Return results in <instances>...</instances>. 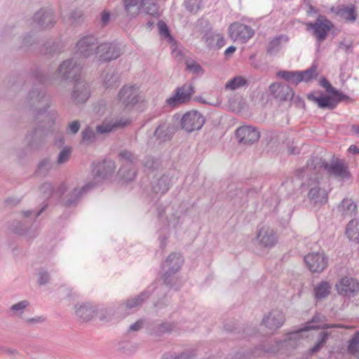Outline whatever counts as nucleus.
Listing matches in <instances>:
<instances>
[{
  "label": "nucleus",
  "mask_w": 359,
  "mask_h": 359,
  "mask_svg": "<svg viewBox=\"0 0 359 359\" xmlns=\"http://www.w3.org/2000/svg\"><path fill=\"white\" fill-rule=\"evenodd\" d=\"M120 174L127 181H132L136 176V170L130 169L128 172L126 171V167H122L119 170Z\"/></svg>",
  "instance_id": "obj_59"
},
{
  "label": "nucleus",
  "mask_w": 359,
  "mask_h": 359,
  "mask_svg": "<svg viewBox=\"0 0 359 359\" xmlns=\"http://www.w3.org/2000/svg\"><path fill=\"white\" fill-rule=\"evenodd\" d=\"M319 161L318 166V173H320V170L323 168L325 170L327 171L330 175H333L337 177H340L342 179H346L349 177V172L347 170V168L345 165L339 161H337L332 163H327L321 161L320 158H317Z\"/></svg>",
  "instance_id": "obj_22"
},
{
  "label": "nucleus",
  "mask_w": 359,
  "mask_h": 359,
  "mask_svg": "<svg viewBox=\"0 0 359 359\" xmlns=\"http://www.w3.org/2000/svg\"><path fill=\"white\" fill-rule=\"evenodd\" d=\"M170 187V178L168 175H163L152 182V189L157 194H164Z\"/></svg>",
  "instance_id": "obj_32"
},
{
  "label": "nucleus",
  "mask_w": 359,
  "mask_h": 359,
  "mask_svg": "<svg viewBox=\"0 0 359 359\" xmlns=\"http://www.w3.org/2000/svg\"><path fill=\"white\" fill-rule=\"evenodd\" d=\"M81 69V66L75 59H68L63 61L58 67L56 77L64 81L74 79L76 81L79 80L78 77L80 76Z\"/></svg>",
  "instance_id": "obj_11"
},
{
  "label": "nucleus",
  "mask_w": 359,
  "mask_h": 359,
  "mask_svg": "<svg viewBox=\"0 0 359 359\" xmlns=\"http://www.w3.org/2000/svg\"><path fill=\"white\" fill-rule=\"evenodd\" d=\"M330 11L345 21L351 23L355 22L358 16L357 7L352 4L332 7Z\"/></svg>",
  "instance_id": "obj_26"
},
{
  "label": "nucleus",
  "mask_w": 359,
  "mask_h": 359,
  "mask_svg": "<svg viewBox=\"0 0 359 359\" xmlns=\"http://www.w3.org/2000/svg\"><path fill=\"white\" fill-rule=\"evenodd\" d=\"M66 189L65 184H60L56 191H54L53 185L49 182H45L40 187V192L43 198H49L53 194L60 197Z\"/></svg>",
  "instance_id": "obj_31"
},
{
  "label": "nucleus",
  "mask_w": 359,
  "mask_h": 359,
  "mask_svg": "<svg viewBox=\"0 0 359 359\" xmlns=\"http://www.w3.org/2000/svg\"><path fill=\"white\" fill-rule=\"evenodd\" d=\"M159 6L156 0H142L141 11L150 15H157Z\"/></svg>",
  "instance_id": "obj_41"
},
{
  "label": "nucleus",
  "mask_w": 359,
  "mask_h": 359,
  "mask_svg": "<svg viewBox=\"0 0 359 359\" xmlns=\"http://www.w3.org/2000/svg\"><path fill=\"white\" fill-rule=\"evenodd\" d=\"M29 306V302L27 300H22L14 304L10 308V311L12 312L11 315L13 316L21 317Z\"/></svg>",
  "instance_id": "obj_45"
},
{
  "label": "nucleus",
  "mask_w": 359,
  "mask_h": 359,
  "mask_svg": "<svg viewBox=\"0 0 359 359\" xmlns=\"http://www.w3.org/2000/svg\"><path fill=\"white\" fill-rule=\"evenodd\" d=\"M205 123V118L196 111L187 112L182 118L181 128L187 133L200 130Z\"/></svg>",
  "instance_id": "obj_16"
},
{
  "label": "nucleus",
  "mask_w": 359,
  "mask_h": 359,
  "mask_svg": "<svg viewBox=\"0 0 359 359\" xmlns=\"http://www.w3.org/2000/svg\"><path fill=\"white\" fill-rule=\"evenodd\" d=\"M53 168V164L48 158L43 159L38 165V171L45 175Z\"/></svg>",
  "instance_id": "obj_56"
},
{
  "label": "nucleus",
  "mask_w": 359,
  "mask_h": 359,
  "mask_svg": "<svg viewBox=\"0 0 359 359\" xmlns=\"http://www.w3.org/2000/svg\"><path fill=\"white\" fill-rule=\"evenodd\" d=\"M35 43V39L30 34H27L22 39L20 48L29 49Z\"/></svg>",
  "instance_id": "obj_60"
},
{
  "label": "nucleus",
  "mask_w": 359,
  "mask_h": 359,
  "mask_svg": "<svg viewBox=\"0 0 359 359\" xmlns=\"http://www.w3.org/2000/svg\"><path fill=\"white\" fill-rule=\"evenodd\" d=\"M202 0H184V5L187 10L192 13H196L201 6Z\"/></svg>",
  "instance_id": "obj_50"
},
{
  "label": "nucleus",
  "mask_w": 359,
  "mask_h": 359,
  "mask_svg": "<svg viewBox=\"0 0 359 359\" xmlns=\"http://www.w3.org/2000/svg\"><path fill=\"white\" fill-rule=\"evenodd\" d=\"M114 311L111 308L100 307L97 306L95 317L102 322H109L112 320Z\"/></svg>",
  "instance_id": "obj_43"
},
{
  "label": "nucleus",
  "mask_w": 359,
  "mask_h": 359,
  "mask_svg": "<svg viewBox=\"0 0 359 359\" xmlns=\"http://www.w3.org/2000/svg\"><path fill=\"white\" fill-rule=\"evenodd\" d=\"M46 206L47 205H45L38 211L27 210L22 212V219L13 222L11 226V231L19 235L25 234L32 225L36 218L43 212Z\"/></svg>",
  "instance_id": "obj_9"
},
{
  "label": "nucleus",
  "mask_w": 359,
  "mask_h": 359,
  "mask_svg": "<svg viewBox=\"0 0 359 359\" xmlns=\"http://www.w3.org/2000/svg\"><path fill=\"white\" fill-rule=\"evenodd\" d=\"M159 34L164 39H167L168 41H172L173 40L172 36L170 34V31L168 25L165 22L162 20H159L157 24Z\"/></svg>",
  "instance_id": "obj_52"
},
{
  "label": "nucleus",
  "mask_w": 359,
  "mask_h": 359,
  "mask_svg": "<svg viewBox=\"0 0 359 359\" xmlns=\"http://www.w3.org/2000/svg\"><path fill=\"white\" fill-rule=\"evenodd\" d=\"M175 328V325L172 323H163L153 327L151 334L156 337L161 336L165 333L172 332Z\"/></svg>",
  "instance_id": "obj_42"
},
{
  "label": "nucleus",
  "mask_w": 359,
  "mask_h": 359,
  "mask_svg": "<svg viewBox=\"0 0 359 359\" xmlns=\"http://www.w3.org/2000/svg\"><path fill=\"white\" fill-rule=\"evenodd\" d=\"M142 165L145 169L148 170H151L156 169L158 167V161L154 159V157L148 156L144 158L142 161Z\"/></svg>",
  "instance_id": "obj_55"
},
{
  "label": "nucleus",
  "mask_w": 359,
  "mask_h": 359,
  "mask_svg": "<svg viewBox=\"0 0 359 359\" xmlns=\"http://www.w3.org/2000/svg\"><path fill=\"white\" fill-rule=\"evenodd\" d=\"M183 263L184 259L180 254L171 253L163 264V282L169 287L172 286L174 275L180 269Z\"/></svg>",
  "instance_id": "obj_6"
},
{
  "label": "nucleus",
  "mask_w": 359,
  "mask_h": 359,
  "mask_svg": "<svg viewBox=\"0 0 359 359\" xmlns=\"http://www.w3.org/2000/svg\"><path fill=\"white\" fill-rule=\"evenodd\" d=\"M288 41V36L285 34H280L275 36L269 43L267 53L269 54H273L278 52L280 49L281 43H287Z\"/></svg>",
  "instance_id": "obj_36"
},
{
  "label": "nucleus",
  "mask_w": 359,
  "mask_h": 359,
  "mask_svg": "<svg viewBox=\"0 0 359 359\" xmlns=\"http://www.w3.org/2000/svg\"><path fill=\"white\" fill-rule=\"evenodd\" d=\"M347 350L353 355L359 352V332H356L349 340Z\"/></svg>",
  "instance_id": "obj_48"
},
{
  "label": "nucleus",
  "mask_w": 359,
  "mask_h": 359,
  "mask_svg": "<svg viewBox=\"0 0 359 359\" xmlns=\"http://www.w3.org/2000/svg\"><path fill=\"white\" fill-rule=\"evenodd\" d=\"M150 292L144 290L136 297L128 299L126 302L120 304L117 308V313L119 317L124 318L130 313V310L135 309L149 298Z\"/></svg>",
  "instance_id": "obj_18"
},
{
  "label": "nucleus",
  "mask_w": 359,
  "mask_h": 359,
  "mask_svg": "<svg viewBox=\"0 0 359 359\" xmlns=\"http://www.w3.org/2000/svg\"><path fill=\"white\" fill-rule=\"evenodd\" d=\"M269 91L273 97L279 101H286L294 96L292 89L285 84L273 83L270 85Z\"/></svg>",
  "instance_id": "obj_28"
},
{
  "label": "nucleus",
  "mask_w": 359,
  "mask_h": 359,
  "mask_svg": "<svg viewBox=\"0 0 359 359\" xmlns=\"http://www.w3.org/2000/svg\"><path fill=\"white\" fill-rule=\"evenodd\" d=\"M331 94L334 96L333 98L337 101V104L341 101H350L351 100L348 95L343 94L335 88Z\"/></svg>",
  "instance_id": "obj_61"
},
{
  "label": "nucleus",
  "mask_w": 359,
  "mask_h": 359,
  "mask_svg": "<svg viewBox=\"0 0 359 359\" xmlns=\"http://www.w3.org/2000/svg\"><path fill=\"white\" fill-rule=\"evenodd\" d=\"M122 3L128 19H134L140 13L142 0H122Z\"/></svg>",
  "instance_id": "obj_30"
},
{
  "label": "nucleus",
  "mask_w": 359,
  "mask_h": 359,
  "mask_svg": "<svg viewBox=\"0 0 359 359\" xmlns=\"http://www.w3.org/2000/svg\"><path fill=\"white\" fill-rule=\"evenodd\" d=\"M115 170V163L111 160H104L97 163L92 170L93 175V182H88L81 188H74V190L68 194L65 202V205L69 207L76 204L78 201L88 190L93 188L100 181L111 176Z\"/></svg>",
  "instance_id": "obj_3"
},
{
  "label": "nucleus",
  "mask_w": 359,
  "mask_h": 359,
  "mask_svg": "<svg viewBox=\"0 0 359 359\" xmlns=\"http://www.w3.org/2000/svg\"><path fill=\"white\" fill-rule=\"evenodd\" d=\"M32 22L39 29H50L56 22L54 11L50 8H41L33 15Z\"/></svg>",
  "instance_id": "obj_17"
},
{
  "label": "nucleus",
  "mask_w": 359,
  "mask_h": 359,
  "mask_svg": "<svg viewBox=\"0 0 359 359\" xmlns=\"http://www.w3.org/2000/svg\"><path fill=\"white\" fill-rule=\"evenodd\" d=\"M342 327L339 324H325L323 326L312 327V326H304L297 331H294L288 333L285 338L280 341L283 343V351H289L295 349L298 344L300 339L302 338L301 333L304 331H308L310 330L316 329H328V328H336Z\"/></svg>",
  "instance_id": "obj_8"
},
{
  "label": "nucleus",
  "mask_w": 359,
  "mask_h": 359,
  "mask_svg": "<svg viewBox=\"0 0 359 359\" xmlns=\"http://www.w3.org/2000/svg\"><path fill=\"white\" fill-rule=\"evenodd\" d=\"M28 99L32 105L38 107L36 114L37 126L28 132L25 140L31 148H36L47 132L53 126L57 114L55 111H47L50 107V100L42 90L33 88L29 93Z\"/></svg>",
  "instance_id": "obj_1"
},
{
  "label": "nucleus",
  "mask_w": 359,
  "mask_h": 359,
  "mask_svg": "<svg viewBox=\"0 0 359 359\" xmlns=\"http://www.w3.org/2000/svg\"><path fill=\"white\" fill-rule=\"evenodd\" d=\"M331 284L327 281H321L314 288L315 297L322 299L327 297L331 292Z\"/></svg>",
  "instance_id": "obj_37"
},
{
  "label": "nucleus",
  "mask_w": 359,
  "mask_h": 359,
  "mask_svg": "<svg viewBox=\"0 0 359 359\" xmlns=\"http://www.w3.org/2000/svg\"><path fill=\"white\" fill-rule=\"evenodd\" d=\"M75 314L81 322H88L95 317L97 305L91 303L76 304L74 306Z\"/></svg>",
  "instance_id": "obj_27"
},
{
  "label": "nucleus",
  "mask_w": 359,
  "mask_h": 359,
  "mask_svg": "<svg viewBox=\"0 0 359 359\" xmlns=\"http://www.w3.org/2000/svg\"><path fill=\"white\" fill-rule=\"evenodd\" d=\"M229 36L234 41L245 43L254 35L253 29L244 24L232 23L229 27Z\"/></svg>",
  "instance_id": "obj_20"
},
{
  "label": "nucleus",
  "mask_w": 359,
  "mask_h": 359,
  "mask_svg": "<svg viewBox=\"0 0 359 359\" xmlns=\"http://www.w3.org/2000/svg\"><path fill=\"white\" fill-rule=\"evenodd\" d=\"M154 136L161 142H165L171 139V128L166 122L162 121L154 131Z\"/></svg>",
  "instance_id": "obj_33"
},
{
  "label": "nucleus",
  "mask_w": 359,
  "mask_h": 359,
  "mask_svg": "<svg viewBox=\"0 0 359 359\" xmlns=\"http://www.w3.org/2000/svg\"><path fill=\"white\" fill-rule=\"evenodd\" d=\"M121 50L118 44L114 42H104L98 44L96 57L101 62H109L118 58Z\"/></svg>",
  "instance_id": "obj_15"
},
{
  "label": "nucleus",
  "mask_w": 359,
  "mask_h": 359,
  "mask_svg": "<svg viewBox=\"0 0 359 359\" xmlns=\"http://www.w3.org/2000/svg\"><path fill=\"white\" fill-rule=\"evenodd\" d=\"M194 87L190 83H186L175 89L172 96L168 97L165 103L170 107H175L190 101L194 94Z\"/></svg>",
  "instance_id": "obj_13"
},
{
  "label": "nucleus",
  "mask_w": 359,
  "mask_h": 359,
  "mask_svg": "<svg viewBox=\"0 0 359 359\" xmlns=\"http://www.w3.org/2000/svg\"><path fill=\"white\" fill-rule=\"evenodd\" d=\"M283 351V343L280 340H276L255 348L245 358H259L262 357L264 353L275 354Z\"/></svg>",
  "instance_id": "obj_25"
},
{
  "label": "nucleus",
  "mask_w": 359,
  "mask_h": 359,
  "mask_svg": "<svg viewBox=\"0 0 359 359\" xmlns=\"http://www.w3.org/2000/svg\"><path fill=\"white\" fill-rule=\"evenodd\" d=\"M256 241L262 248H272L278 241L277 231L268 225H259L257 229Z\"/></svg>",
  "instance_id": "obj_10"
},
{
  "label": "nucleus",
  "mask_w": 359,
  "mask_h": 359,
  "mask_svg": "<svg viewBox=\"0 0 359 359\" xmlns=\"http://www.w3.org/2000/svg\"><path fill=\"white\" fill-rule=\"evenodd\" d=\"M333 26V23L323 15H319L314 22L306 24L307 30L311 32L319 45L326 39Z\"/></svg>",
  "instance_id": "obj_7"
},
{
  "label": "nucleus",
  "mask_w": 359,
  "mask_h": 359,
  "mask_svg": "<svg viewBox=\"0 0 359 359\" xmlns=\"http://www.w3.org/2000/svg\"><path fill=\"white\" fill-rule=\"evenodd\" d=\"M228 196L235 205L241 206L246 201V194L241 189L230 190Z\"/></svg>",
  "instance_id": "obj_39"
},
{
  "label": "nucleus",
  "mask_w": 359,
  "mask_h": 359,
  "mask_svg": "<svg viewBox=\"0 0 359 359\" xmlns=\"http://www.w3.org/2000/svg\"><path fill=\"white\" fill-rule=\"evenodd\" d=\"M277 76L295 86L302 81V78L300 77L299 72L298 71H279L277 73Z\"/></svg>",
  "instance_id": "obj_38"
},
{
  "label": "nucleus",
  "mask_w": 359,
  "mask_h": 359,
  "mask_svg": "<svg viewBox=\"0 0 359 359\" xmlns=\"http://www.w3.org/2000/svg\"><path fill=\"white\" fill-rule=\"evenodd\" d=\"M185 65L186 69L194 74L202 75L204 72V70L201 66V65L194 60H187L185 62Z\"/></svg>",
  "instance_id": "obj_49"
},
{
  "label": "nucleus",
  "mask_w": 359,
  "mask_h": 359,
  "mask_svg": "<svg viewBox=\"0 0 359 359\" xmlns=\"http://www.w3.org/2000/svg\"><path fill=\"white\" fill-rule=\"evenodd\" d=\"M50 278V273L45 269H41L38 272V283L40 285L47 284Z\"/></svg>",
  "instance_id": "obj_57"
},
{
  "label": "nucleus",
  "mask_w": 359,
  "mask_h": 359,
  "mask_svg": "<svg viewBox=\"0 0 359 359\" xmlns=\"http://www.w3.org/2000/svg\"><path fill=\"white\" fill-rule=\"evenodd\" d=\"M346 235L350 241L359 243V221L351 219L346 228Z\"/></svg>",
  "instance_id": "obj_34"
},
{
  "label": "nucleus",
  "mask_w": 359,
  "mask_h": 359,
  "mask_svg": "<svg viewBox=\"0 0 359 359\" xmlns=\"http://www.w3.org/2000/svg\"><path fill=\"white\" fill-rule=\"evenodd\" d=\"M98 44V39L94 35L84 36L76 44V54L85 58L96 56Z\"/></svg>",
  "instance_id": "obj_12"
},
{
  "label": "nucleus",
  "mask_w": 359,
  "mask_h": 359,
  "mask_svg": "<svg viewBox=\"0 0 359 359\" xmlns=\"http://www.w3.org/2000/svg\"><path fill=\"white\" fill-rule=\"evenodd\" d=\"M320 85L323 87L327 93H332L334 88L330 84V83L325 79L322 78L320 81Z\"/></svg>",
  "instance_id": "obj_64"
},
{
  "label": "nucleus",
  "mask_w": 359,
  "mask_h": 359,
  "mask_svg": "<svg viewBox=\"0 0 359 359\" xmlns=\"http://www.w3.org/2000/svg\"><path fill=\"white\" fill-rule=\"evenodd\" d=\"M325 320V316H323L320 313H316L313 316L311 321L308 322L305 326H312L313 327V325H311V323L323 322ZM325 324L326 323H325ZM323 325H324V324L320 325H313V327H318V326H323Z\"/></svg>",
  "instance_id": "obj_62"
},
{
  "label": "nucleus",
  "mask_w": 359,
  "mask_h": 359,
  "mask_svg": "<svg viewBox=\"0 0 359 359\" xmlns=\"http://www.w3.org/2000/svg\"><path fill=\"white\" fill-rule=\"evenodd\" d=\"M309 100L317 104L318 107L323 109H334L337 105V101L332 97L324 95L320 93V95H316V93H309L307 95Z\"/></svg>",
  "instance_id": "obj_29"
},
{
  "label": "nucleus",
  "mask_w": 359,
  "mask_h": 359,
  "mask_svg": "<svg viewBox=\"0 0 359 359\" xmlns=\"http://www.w3.org/2000/svg\"><path fill=\"white\" fill-rule=\"evenodd\" d=\"M131 120L130 118H120L111 120L109 122H104L102 124L96 127L95 131L91 127H86L81 132V142L85 145H91L97 141V133L106 134L115 131L120 128H123L130 125Z\"/></svg>",
  "instance_id": "obj_4"
},
{
  "label": "nucleus",
  "mask_w": 359,
  "mask_h": 359,
  "mask_svg": "<svg viewBox=\"0 0 359 359\" xmlns=\"http://www.w3.org/2000/svg\"><path fill=\"white\" fill-rule=\"evenodd\" d=\"M102 78V85L106 89L116 88L120 84L118 76L113 72H104Z\"/></svg>",
  "instance_id": "obj_35"
},
{
  "label": "nucleus",
  "mask_w": 359,
  "mask_h": 359,
  "mask_svg": "<svg viewBox=\"0 0 359 359\" xmlns=\"http://www.w3.org/2000/svg\"><path fill=\"white\" fill-rule=\"evenodd\" d=\"M196 355L192 350H187L182 353L177 355L176 353H165L162 359H191Z\"/></svg>",
  "instance_id": "obj_47"
},
{
  "label": "nucleus",
  "mask_w": 359,
  "mask_h": 359,
  "mask_svg": "<svg viewBox=\"0 0 359 359\" xmlns=\"http://www.w3.org/2000/svg\"><path fill=\"white\" fill-rule=\"evenodd\" d=\"M304 261L313 273H320L327 266V259L323 252L308 254L304 257Z\"/></svg>",
  "instance_id": "obj_24"
},
{
  "label": "nucleus",
  "mask_w": 359,
  "mask_h": 359,
  "mask_svg": "<svg viewBox=\"0 0 359 359\" xmlns=\"http://www.w3.org/2000/svg\"><path fill=\"white\" fill-rule=\"evenodd\" d=\"M72 149L70 147H65L60 153L57 156V164H63L67 163L71 155Z\"/></svg>",
  "instance_id": "obj_54"
},
{
  "label": "nucleus",
  "mask_w": 359,
  "mask_h": 359,
  "mask_svg": "<svg viewBox=\"0 0 359 359\" xmlns=\"http://www.w3.org/2000/svg\"><path fill=\"white\" fill-rule=\"evenodd\" d=\"M117 99L124 108L132 109L137 104L144 101V96L136 86H123L119 90Z\"/></svg>",
  "instance_id": "obj_5"
},
{
  "label": "nucleus",
  "mask_w": 359,
  "mask_h": 359,
  "mask_svg": "<svg viewBox=\"0 0 359 359\" xmlns=\"http://www.w3.org/2000/svg\"><path fill=\"white\" fill-rule=\"evenodd\" d=\"M119 156L130 164H135L137 162V157L128 150H122L119 153Z\"/></svg>",
  "instance_id": "obj_53"
},
{
  "label": "nucleus",
  "mask_w": 359,
  "mask_h": 359,
  "mask_svg": "<svg viewBox=\"0 0 359 359\" xmlns=\"http://www.w3.org/2000/svg\"><path fill=\"white\" fill-rule=\"evenodd\" d=\"M319 160L311 158L305 167L297 170V177L302 180V187L308 191L309 201L314 205H323L327 201V194L320 187V173H318Z\"/></svg>",
  "instance_id": "obj_2"
},
{
  "label": "nucleus",
  "mask_w": 359,
  "mask_h": 359,
  "mask_svg": "<svg viewBox=\"0 0 359 359\" xmlns=\"http://www.w3.org/2000/svg\"><path fill=\"white\" fill-rule=\"evenodd\" d=\"M330 332L323 331L319 333L318 337V341L316 344L309 350L310 355H313L319 352L325 345L328 340Z\"/></svg>",
  "instance_id": "obj_40"
},
{
  "label": "nucleus",
  "mask_w": 359,
  "mask_h": 359,
  "mask_svg": "<svg viewBox=\"0 0 359 359\" xmlns=\"http://www.w3.org/2000/svg\"><path fill=\"white\" fill-rule=\"evenodd\" d=\"M236 137L239 143L251 145L259 140L260 133L256 128L244 126L236 130Z\"/></svg>",
  "instance_id": "obj_21"
},
{
  "label": "nucleus",
  "mask_w": 359,
  "mask_h": 359,
  "mask_svg": "<svg viewBox=\"0 0 359 359\" xmlns=\"http://www.w3.org/2000/svg\"><path fill=\"white\" fill-rule=\"evenodd\" d=\"M285 322V316L280 311L273 310L265 315L262 319V325H264L270 334H273L280 328Z\"/></svg>",
  "instance_id": "obj_19"
},
{
  "label": "nucleus",
  "mask_w": 359,
  "mask_h": 359,
  "mask_svg": "<svg viewBox=\"0 0 359 359\" xmlns=\"http://www.w3.org/2000/svg\"><path fill=\"white\" fill-rule=\"evenodd\" d=\"M247 85V80L241 76L229 80L225 85L226 89L236 90Z\"/></svg>",
  "instance_id": "obj_46"
},
{
  "label": "nucleus",
  "mask_w": 359,
  "mask_h": 359,
  "mask_svg": "<svg viewBox=\"0 0 359 359\" xmlns=\"http://www.w3.org/2000/svg\"><path fill=\"white\" fill-rule=\"evenodd\" d=\"M335 287L339 295L350 298L358 294L359 282L355 278L346 276L337 282Z\"/></svg>",
  "instance_id": "obj_14"
},
{
  "label": "nucleus",
  "mask_w": 359,
  "mask_h": 359,
  "mask_svg": "<svg viewBox=\"0 0 359 359\" xmlns=\"http://www.w3.org/2000/svg\"><path fill=\"white\" fill-rule=\"evenodd\" d=\"M111 13L107 10H104L100 15V22L102 27H105L110 21Z\"/></svg>",
  "instance_id": "obj_63"
},
{
  "label": "nucleus",
  "mask_w": 359,
  "mask_h": 359,
  "mask_svg": "<svg viewBox=\"0 0 359 359\" xmlns=\"http://www.w3.org/2000/svg\"><path fill=\"white\" fill-rule=\"evenodd\" d=\"M90 95L88 84L83 80H76L71 93V99L76 104H83Z\"/></svg>",
  "instance_id": "obj_23"
},
{
  "label": "nucleus",
  "mask_w": 359,
  "mask_h": 359,
  "mask_svg": "<svg viewBox=\"0 0 359 359\" xmlns=\"http://www.w3.org/2000/svg\"><path fill=\"white\" fill-rule=\"evenodd\" d=\"M81 128V123L79 120L73 121L69 123L66 128V133L69 135L76 134Z\"/></svg>",
  "instance_id": "obj_58"
},
{
  "label": "nucleus",
  "mask_w": 359,
  "mask_h": 359,
  "mask_svg": "<svg viewBox=\"0 0 359 359\" xmlns=\"http://www.w3.org/2000/svg\"><path fill=\"white\" fill-rule=\"evenodd\" d=\"M299 74L302 81L308 82L317 76L316 67L312 66L304 71L299 72Z\"/></svg>",
  "instance_id": "obj_51"
},
{
  "label": "nucleus",
  "mask_w": 359,
  "mask_h": 359,
  "mask_svg": "<svg viewBox=\"0 0 359 359\" xmlns=\"http://www.w3.org/2000/svg\"><path fill=\"white\" fill-rule=\"evenodd\" d=\"M343 215L345 216H353L356 213L357 205L351 199L345 198L341 202Z\"/></svg>",
  "instance_id": "obj_44"
}]
</instances>
